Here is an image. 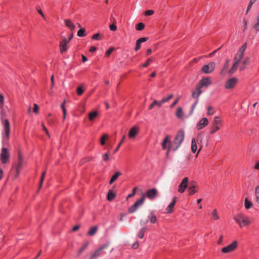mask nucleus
I'll use <instances>...</instances> for the list:
<instances>
[{"label":"nucleus","instance_id":"nucleus-1","mask_svg":"<svg viewBox=\"0 0 259 259\" xmlns=\"http://www.w3.org/2000/svg\"><path fill=\"white\" fill-rule=\"evenodd\" d=\"M185 132L183 130H179L174 139L172 143H171L170 136L167 135L163 139L161 146L163 150L167 149V154L172 150L176 151L181 146V143L184 140Z\"/></svg>","mask_w":259,"mask_h":259},{"label":"nucleus","instance_id":"nucleus-2","mask_svg":"<svg viewBox=\"0 0 259 259\" xmlns=\"http://www.w3.org/2000/svg\"><path fill=\"white\" fill-rule=\"evenodd\" d=\"M234 220L237 224L242 228L249 225L251 222L249 218L242 213H238L234 217Z\"/></svg>","mask_w":259,"mask_h":259},{"label":"nucleus","instance_id":"nucleus-3","mask_svg":"<svg viewBox=\"0 0 259 259\" xmlns=\"http://www.w3.org/2000/svg\"><path fill=\"white\" fill-rule=\"evenodd\" d=\"M24 163V157L21 150H19L18 151V162L16 164L15 170L16 174L15 177H18L21 170L23 168V165Z\"/></svg>","mask_w":259,"mask_h":259},{"label":"nucleus","instance_id":"nucleus-4","mask_svg":"<svg viewBox=\"0 0 259 259\" xmlns=\"http://www.w3.org/2000/svg\"><path fill=\"white\" fill-rule=\"evenodd\" d=\"M10 154L7 148L3 147L0 154V159L3 164L7 163L10 159Z\"/></svg>","mask_w":259,"mask_h":259},{"label":"nucleus","instance_id":"nucleus-5","mask_svg":"<svg viewBox=\"0 0 259 259\" xmlns=\"http://www.w3.org/2000/svg\"><path fill=\"white\" fill-rule=\"evenodd\" d=\"M2 123L4 127V131L5 133V137L7 140H9L10 135V122L8 119H2Z\"/></svg>","mask_w":259,"mask_h":259},{"label":"nucleus","instance_id":"nucleus-6","mask_svg":"<svg viewBox=\"0 0 259 259\" xmlns=\"http://www.w3.org/2000/svg\"><path fill=\"white\" fill-rule=\"evenodd\" d=\"M108 245L109 243H107L100 246L98 249L95 250V251L92 255L90 259H96L97 257L100 256L102 254H105V252L103 251V250L107 248Z\"/></svg>","mask_w":259,"mask_h":259},{"label":"nucleus","instance_id":"nucleus-7","mask_svg":"<svg viewBox=\"0 0 259 259\" xmlns=\"http://www.w3.org/2000/svg\"><path fill=\"white\" fill-rule=\"evenodd\" d=\"M211 83L212 82L210 77H203L199 80V83L196 87H197L199 90H201L203 87L207 88L208 86L210 85Z\"/></svg>","mask_w":259,"mask_h":259},{"label":"nucleus","instance_id":"nucleus-8","mask_svg":"<svg viewBox=\"0 0 259 259\" xmlns=\"http://www.w3.org/2000/svg\"><path fill=\"white\" fill-rule=\"evenodd\" d=\"M238 242L237 241H234L231 244L223 247L222 249V251L223 253H226L233 251L237 247Z\"/></svg>","mask_w":259,"mask_h":259},{"label":"nucleus","instance_id":"nucleus-9","mask_svg":"<svg viewBox=\"0 0 259 259\" xmlns=\"http://www.w3.org/2000/svg\"><path fill=\"white\" fill-rule=\"evenodd\" d=\"M215 66V63L214 62H210L209 63L204 65L202 68V71L205 73H210L212 72Z\"/></svg>","mask_w":259,"mask_h":259},{"label":"nucleus","instance_id":"nucleus-10","mask_svg":"<svg viewBox=\"0 0 259 259\" xmlns=\"http://www.w3.org/2000/svg\"><path fill=\"white\" fill-rule=\"evenodd\" d=\"M237 82L238 79L237 78H231L226 81L225 87L226 89H232L235 87Z\"/></svg>","mask_w":259,"mask_h":259},{"label":"nucleus","instance_id":"nucleus-11","mask_svg":"<svg viewBox=\"0 0 259 259\" xmlns=\"http://www.w3.org/2000/svg\"><path fill=\"white\" fill-rule=\"evenodd\" d=\"M68 43L67 39L65 37L62 38V41L60 42L59 48L61 54H63L67 51V45Z\"/></svg>","mask_w":259,"mask_h":259},{"label":"nucleus","instance_id":"nucleus-12","mask_svg":"<svg viewBox=\"0 0 259 259\" xmlns=\"http://www.w3.org/2000/svg\"><path fill=\"white\" fill-rule=\"evenodd\" d=\"M188 181L189 179L187 177H185L183 179L182 181L179 186L178 191L180 193H182L185 192L186 189L187 188L188 186Z\"/></svg>","mask_w":259,"mask_h":259},{"label":"nucleus","instance_id":"nucleus-13","mask_svg":"<svg viewBox=\"0 0 259 259\" xmlns=\"http://www.w3.org/2000/svg\"><path fill=\"white\" fill-rule=\"evenodd\" d=\"M208 120L206 117L202 118L198 122L196 125V128L198 130L203 129L204 127L208 124Z\"/></svg>","mask_w":259,"mask_h":259},{"label":"nucleus","instance_id":"nucleus-14","mask_svg":"<svg viewBox=\"0 0 259 259\" xmlns=\"http://www.w3.org/2000/svg\"><path fill=\"white\" fill-rule=\"evenodd\" d=\"M198 186L197 183L195 181H191L190 183V186L188 189V191L189 195H193L195 193L197 192V188Z\"/></svg>","mask_w":259,"mask_h":259},{"label":"nucleus","instance_id":"nucleus-15","mask_svg":"<svg viewBox=\"0 0 259 259\" xmlns=\"http://www.w3.org/2000/svg\"><path fill=\"white\" fill-rule=\"evenodd\" d=\"M146 196L150 199H153L157 195V191L155 188L148 190L146 193Z\"/></svg>","mask_w":259,"mask_h":259},{"label":"nucleus","instance_id":"nucleus-16","mask_svg":"<svg viewBox=\"0 0 259 259\" xmlns=\"http://www.w3.org/2000/svg\"><path fill=\"white\" fill-rule=\"evenodd\" d=\"M178 200V197H174L172 198V201L168 205L166 209V212L167 213H171L173 212V208Z\"/></svg>","mask_w":259,"mask_h":259},{"label":"nucleus","instance_id":"nucleus-17","mask_svg":"<svg viewBox=\"0 0 259 259\" xmlns=\"http://www.w3.org/2000/svg\"><path fill=\"white\" fill-rule=\"evenodd\" d=\"M139 132V128L137 126H133L129 131L128 137L130 138H135Z\"/></svg>","mask_w":259,"mask_h":259},{"label":"nucleus","instance_id":"nucleus-18","mask_svg":"<svg viewBox=\"0 0 259 259\" xmlns=\"http://www.w3.org/2000/svg\"><path fill=\"white\" fill-rule=\"evenodd\" d=\"M148 219L146 221L144 224H147L149 222V220L152 224H155L157 221V217L154 214L153 211L150 212L148 216Z\"/></svg>","mask_w":259,"mask_h":259},{"label":"nucleus","instance_id":"nucleus-19","mask_svg":"<svg viewBox=\"0 0 259 259\" xmlns=\"http://www.w3.org/2000/svg\"><path fill=\"white\" fill-rule=\"evenodd\" d=\"M250 58L248 56L246 57L244 60L243 61L242 64L239 68L240 71H242V70H243L246 68V66L250 64Z\"/></svg>","mask_w":259,"mask_h":259},{"label":"nucleus","instance_id":"nucleus-20","mask_svg":"<svg viewBox=\"0 0 259 259\" xmlns=\"http://www.w3.org/2000/svg\"><path fill=\"white\" fill-rule=\"evenodd\" d=\"M65 24L71 31H73L75 29V25L69 19L65 20Z\"/></svg>","mask_w":259,"mask_h":259},{"label":"nucleus","instance_id":"nucleus-21","mask_svg":"<svg viewBox=\"0 0 259 259\" xmlns=\"http://www.w3.org/2000/svg\"><path fill=\"white\" fill-rule=\"evenodd\" d=\"M122 174L120 171H116L111 178L110 181H109V184H113L117 179L118 178L121 176Z\"/></svg>","mask_w":259,"mask_h":259},{"label":"nucleus","instance_id":"nucleus-22","mask_svg":"<svg viewBox=\"0 0 259 259\" xmlns=\"http://www.w3.org/2000/svg\"><path fill=\"white\" fill-rule=\"evenodd\" d=\"M196 91H193L192 93V97L199 101V96L202 93L201 90H199L197 87L196 88Z\"/></svg>","mask_w":259,"mask_h":259},{"label":"nucleus","instance_id":"nucleus-23","mask_svg":"<svg viewBox=\"0 0 259 259\" xmlns=\"http://www.w3.org/2000/svg\"><path fill=\"white\" fill-rule=\"evenodd\" d=\"M116 197V194L111 190H109L107 195V199L109 201H112Z\"/></svg>","mask_w":259,"mask_h":259},{"label":"nucleus","instance_id":"nucleus-24","mask_svg":"<svg viewBox=\"0 0 259 259\" xmlns=\"http://www.w3.org/2000/svg\"><path fill=\"white\" fill-rule=\"evenodd\" d=\"M176 116L179 119H182L184 116L183 108L181 107H179L176 112Z\"/></svg>","mask_w":259,"mask_h":259},{"label":"nucleus","instance_id":"nucleus-25","mask_svg":"<svg viewBox=\"0 0 259 259\" xmlns=\"http://www.w3.org/2000/svg\"><path fill=\"white\" fill-rule=\"evenodd\" d=\"M157 105L159 108H160L162 106V104L161 103V102H158L156 100H154L153 102L150 105V106L148 107V110H150L153 109V108L155 106Z\"/></svg>","mask_w":259,"mask_h":259},{"label":"nucleus","instance_id":"nucleus-26","mask_svg":"<svg viewBox=\"0 0 259 259\" xmlns=\"http://www.w3.org/2000/svg\"><path fill=\"white\" fill-rule=\"evenodd\" d=\"M139 206V205L137 204V203H136V202H135V203L132 205L131 207H130L128 209V212L129 213H134V212H135L137 208H138V207Z\"/></svg>","mask_w":259,"mask_h":259},{"label":"nucleus","instance_id":"nucleus-27","mask_svg":"<svg viewBox=\"0 0 259 259\" xmlns=\"http://www.w3.org/2000/svg\"><path fill=\"white\" fill-rule=\"evenodd\" d=\"M98 228L97 226H93L90 228L87 233L88 236H93L97 231Z\"/></svg>","mask_w":259,"mask_h":259},{"label":"nucleus","instance_id":"nucleus-28","mask_svg":"<svg viewBox=\"0 0 259 259\" xmlns=\"http://www.w3.org/2000/svg\"><path fill=\"white\" fill-rule=\"evenodd\" d=\"M197 144L195 138L192 139L191 150L193 153H195L197 150Z\"/></svg>","mask_w":259,"mask_h":259},{"label":"nucleus","instance_id":"nucleus-29","mask_svg":"<svg viewBox=\"0 0 259 259\" xmlns=\"http://www.w3.org/2000/svg\"><path fill=\"white\" fill-rule=\"evenodd\" d=\"M238 67V64L234 63L230 69L228 71L229 75H232L237 70Z\"/></svg>","mask_w":259,"mask_h":259},{"label":"nucleus","instance_id":"nucleus-30","mask_svg":"<svg viewBox=\"0 0 259 259\" xmlns=\"http://www.w3.org/2000/svg\"><path fill=\"white\" fill-rule=\"evenodd\" d=\"M238 67V64L234 63L230 69L228 71L229 75H232L237 70Z\"/></svg>","mask_w":259,"mask_h":259},{"label":"nucleus","instance_id":"nucleus-31","mask_svg":"<svg viewBox=\"0 0 259 259\" xmlns=\"http://www.w3.org/2000/svg\"><path fill=\"white\" fill-rule=\"evenodd\" d=\"M89 245V242H85L82 246L78 250L77 255V256H79L82 252L87 248Z\"/></svg>","mask_w":259,"mask_h":259},{"label":"nucleus","instance_id":"nucleus-32","mask_svg":"<svg viewBox=\"0 0 259 259\" xmlns=\"http://www.w3.org/2000/svg\"><path fill=\"white\" fill-rule=\"evenodd\" d=\"M147 229L145 227L142 228L139 231L138 234V236L139 238L142 239L144 237V234L146 231Z\"/></svg>","mask_w":259,"mask_h":259},{"label":"nucleus","instance_id":"nucleus-33","mask_svg":"<svg viewBox=\"0 0 259 259\" xmlns=\"http://www.w3.org/2000/svg\"><path fill=\"white\" fill-rule=\"evenodd\" d=\"M220 127L218 125H215L214 124H212V125L211 126L210 128V134H212L216 132L217 131H219L220 130Z\"/></svg>","mask_w":259,"mask_h":259},{"label":"nucleus","instance_id":"nucleus-34","mask_svg":"<svg viewBox=\"0 0 259 259\" xmlns=\"http://www.w3.org/2000/svg\"><path fill=\"white\" fill-rule=\"evenodd\" d=\"M98 115L97 111H93L89 114V118L90 120L93 121Z\"/></svg>","mask_w":259,"mask_h":259},{"label":"nucleus","instance_id":"nucleus-35","mask_svg":"<svg viewBox=\"0 0 259 259\" xmlns=\"http://www.w3.org/2000/svg\"><path fill=\"white\" fill-rule=\"evenodd\" d=\"M103 35L100 33L94 34L92 36V39L97 40H101L102 39Z\"/></svg>","mask_w":259,"mask_h":259},{"label":"nucleus","instance_id":"nucleus-36","mask_svg":"<svg viewBox=\"0 0 259 259\" xmlns=\"http://www.w3.org/2000/svg\"><path fill=\"white\" fill-rule=\"evenodd\" d=\"M244 205L246 209H248L252 206V203L247 198L245 199Z\"/></svg>","mask_w":259,"mask_h":259},{"label":"nucleus","instance_id":"nucleus-37","mask_svg":"<svg viewBox=\"0 0 259 259\" xmlns=\"http://www.w3.org/2000/svg\"><path fill=\"white\" fill-rule=\"evenodd\" d=\"M229 63H230V60L229 59L226 60V61L224 65L223 68L221 71V74H223L224 72L228 69L229 66Z\"/></svg>","mask_w":259,"mask_h":259},{"label":"nucleus","instance_id":"nucleus-38","mask_svg":"<svg viewBox=\"0 0 259 259\" xmlns=\"http://www.w3.org/2000/svg\"><path fill=\"white\" fill-rule=\"evenodd\" d=\"M109 136L107 134H104L100 139V144L103 146L105 144L106 140L108 138Z\"/></svg>","mask_w":259,"mask_h":259},{"label":"nucleus","instance_id":"nucleus-39","mask_svg":"<svg viewBox=\"0 0 259 259\" xmlns=\"http://www.w3.org/2000/svg\"><path fill=\"white\" fill-rule=\"evenodd\" d=\"M77 36L79 37H83L86 36L85 29L84 28H80L77 32Z\"/></svg>","mask_w":259,"mask_h":259},{"label":"nucleus","instance_id":"nucleus-40","mask_svg":"<svg viewBox=\"0 0 259 259\" xmlns=\"http://www.w3.org/2000/svg\"><path fill=\"white\" fill-rule=\"evenodd\" d=\"M65 100L62 103L61 107L62 109L63 113V120H65L67 114V110L65 107Z\"/></svg>","mask_w":259,"mask_h":259},{"label":"nucleus","instance_id":"nucleus-41","mask_svg":"<svg viewBox=\"0 0 259 259\" xmlns=\"http://www.w3.org/2000/svg\"><path fill=\"white\" fill-rule=\"evenodd\" d=\"M152 61H153V58L152 57H150L147 60L145 63L141 65V67L143 68L147 67L149 66L150 63Z\"/></svg>","mask_w":259,"mask_h":259},{"label":"nucleus","instance_id":"nucleus-42","mask_svg":"<svg viewBox=\"0 0 259 259\" xmlns=\"http://www.w3.org/2000/svg\"><path fill=\"white\" fill-rule=\"evenodd\" d=\"M145 28V24L142 22H140L136 25V29L138 31H141Z\"/></svg>","mask_w":259,"mask_h":259},{"label":"nucleus","instance_id":"nucleus-43","mask_svg":"<svg viewBox=\"0 0 259 259\" xmlns=\"http://www.w3.org/2000/svg\"><path fill=\"white\" fill-rule=\"evenodd\" d=\"M174 97L173 94H169L166 98H163L162 99V100L160 101L161 103L162 104L163 103L168 102L169 100L172 99Z\"/></svg>","mask_w":259,"mask_h":259},{"label":"nucleus","instance_id":"nucleus-44","mask_svg":"<svg viewBox=\"0 0 259 259\" xmlns=\"http://www.w3.org/2000/svg\"><path fill=\"white\" fill-rule=\"evenodd\" d=\"M114 50V48L113 47H110L105 53V57L108 58L111 54L113 52V51Z\"/></svg>","mask_w":259,"mask_h":259},{"label":"nucleus","instance_id":"nucleus-45","mask_svg":"<svg viewBox=\"0 0 259 259\" xmlns=\"http://www.w3.org/2000/svg\"><path fill=\"white\" fill-rule=\"evenodd\" d=\"M145 196L144 194H143L142 196V197L139 200H137L135 202L136 203H137V204H138L139 206L140 205H142L144 203V202L145 201Z\"/></svg>","mask_w":259,"mask_h":259},{"label":"nucleus","instance_id":"nucleus-46","mask_svg":"<svg viewBox=\"0 0 259 259\" xmlns=\"http://www.w3.org/2000/svg\"><path fill=\"white\" fill-rule=\"evenodd\" d=\"M221 122H222V120L220 119V118L218 116H215L214 118V120H213V122L212 124L219 125L221 124Z\"/></svg>","mask_w":259,"mask_h":259},{"label":"nucleus","instance_id":"nucleus-47","mask_svg":"<svg viewBox=\"0 0 259 259\" xmlns=\"http://www.w3.org/2000/svg\"><path fill=\"white\" fill-rule=\"evenodd\" d=\"M46 174V171H43L41 174V176L40 179L39 186V189L41 188V187L42 185Z\"/></svg>","mask_w":259,"mask_h":259},{"label":"nucleus","instance_id":"nucleus-48","mask_svg":"<svg viewBox=\"0 0 259 259\" xmlns=\"http://www.w3.org/2000/svg\"><path fill=\"white\" fill-rule=\"evenodd\" d=\"M125 138V136L124 135L122 138V139L121 140V141L119 143V144H118L117 147L115 148V149L114 150V152H113V153H115L119 149V148H120L121 145L122 144V142H123L124 139Z\"/></svg>","mask_w":259,"mask_h":259},{"label":"nucleus","instance_id":"nucleus-49","mask_svg":"<svg viewBox=\"0 0 259 259\" xmlns=\"http://www.w3.org/2000/svg\"><path fill=\"white\" fill-rule=\"evenodd\" d=\"M246 47H247V43L245 42L241 46V47L239 49V50L238 51V52L244 54V52L245 51Z\"/></svg>","mask_w":259,"mask_h":259},{"label":"nucleus","instance_id":"nucleus-50","mask_svg":"<svg viewBox=\"0 0 259 259\" xmlns=\"http://www.w3.org/2000/svg\"><path fill=\"white\" fill-rule=\"evenodd\" d=\"M84 92V90L81 86H79L76 89V93L78 96H81Z\"/></svg>","mask_w":259,"mask_h":259},{"label":"nucleus","instance_id":"nucleus-51","mask_svg":"<svg viewBox=\"0 0 259 259\" xmlns=\"http://www.w3.org/2000/svg\"><path fill=\"white\" fill-rule=\"evenodd\" d=\"M255 194L256 197V201L259 203V185L257 186L255 188Z\"/></svg>","mask_w":259,"mask_h":259},{"label":"nucleus","instance_id":"nucleus-52","mask_svg":"<svg viewBox=\"0 0 259 259\" xmlns=\"http://www.w3.org/2000/svg\"><path fill=\"white\" fill-rule=\"evenodd\" d=\"M198 101H198V100H196L194 102V103L192 105L191 108V110L190 111V114H191L193 113V111H194V110L196 105L197 104Z\"/></svg>","mask_w":259,"mask_h":259},{"label":"nucleus","instance_id":"nucleus-53","mask_svg":"<svg viewBox=\"0 0 259 259\" xmlns=\"http://www.w3.org/2000/svg\"><path fill=\"white\" fill-rule=\"evenodd\" d=\"M254 29H255L257 31H259V15H258L257 22L253 26Z\"/></svg>","mask_w":259,"mask_h":259},{"label":"nucleus","instance_id":"nucleus-54","mask_svg":"<svg viewBox=\"0 0 259 259\" xmlns=\"http://www.w3.org/2000/svg\"><path fill=\"white\" fill-rule=\"evenodd\" d=\"M154 13V11L152 10H148L145 11L144 14L145 16H151Z\"/></svg>","mask_w":259,"mask_h":259},{"label":"nucleus","instance_id":"nucleus-55","mask_svg":"<svg viewBox=\"0 0 259 259\" xmlns=\"http://www.w3.org/2000/svg\"><path fill=\"white\" fill-rule=\"evenodd\" d=\"M211 214L213 217L214 220H217L219 219V215L218 214L217 210L216 209L213 210V211L211 213Z\"/></svg>","mask_w":259,"mask_h":259},{"label":"nucleus","instance_id":"nucleus-56","mask_svg":"<svg viewBox=\"0 0 259 259\" xmlns=\"http://www.w3.org/2000/svg\"><path fill=\"white\" fill-rule=\"evenodd\" d=\"M109 151H108V152L104 154L102 156L103 159L104 161H107L109 159Z\"/></svg>","mask_w":259,"mask_h":259},{"label":"nucleus","instance_id":"nucleus-57","mask_svg":"<svg viewBox=\"0 0 259 259\" xmlns=\"http://www.w3.org/2000/svg\"><path fill=\"white\" fill-rule=\"evenodd\" d=\"M243 56H244V54H242V53H241L240 52H237V54L235 56V57L236 58H237V59H238L240 61L243 58Z\"/></svg>","mask_w":259,"mask_h":259},{"label":"nucleus","instance_id":"nucleus-58","mask_svg":"<svg viewBox=\"0 0 259 259\" xmlns=\"http://www.w3.org/2000/svg\"><path fill=\"white\" fill-rule=\"evenodd\" d=\"M38 110H39L38 106L36 104L34 103L33 104V112H34L36 114H37L38 113Z\"/></svg>","mask_w":259,"mask_h":259},{"label":"nucleus","instance_id":"nucleus-59","mask_svg":"<svg viewBox=\"0 0 259 259\" xmlns=\"http://www.w3.org/2000/svg\"><path fill=\"white\" fill-rule=\"evenodd\" d=\"M36 10L38 13L42 16V17L45 18V15L43 13L40 6H37Z\"/></svg>","mask_w":259,"mask_h":259},{"label":"nucleus","instance_id":"nucleus-60","mask_svg":"<svg viewBox=\"0 0 259 259\" xmlns=\"http://www.w3.org/2000/svg\"><path fill=\"white\" fill-rule=\"evenodd\" d=\"M148 39V37H141L138 39L137 40L139 41V42L141 44L142 42L146 41Z\"/></svg>","mask_w":259,"mask_h":259},{"label":"nucleus","instance_id":"nucleus-61","mask_svg":"<svg viewBox=\"0 0 259 259\" xmlns=\"http://www.w3.org/2000/svg\"><path fill=\"white\" fill-rule=\"evenodd\" d=\"M141 48V43L139 41L136 40V47L135 48V50L136 51H138Z\"/></svg>","mask_w":259,"mask_h":259},{"label":"nucleus","instance_id":"nucleus-62","mask_svg":"<svg viewBox=\"0 0 259 259\" xmlns=\"http://www.w3.org/2000/svg\"><path fill=\"white\" fill-rule=\"evenodd\" d=\"M4 104V96L0 94V106H3Z\"/></svg>","mask_w":259,"mask_h":259},{"label":"nucleus","instance_id":"nucleus-63","mask_svg":"<svg viewBox=\"0 0 259 259\" xmlns=\"http://www.w3.org/2000/svg\"><path fill=\"white\" fill-rule=\"evenodd\" d=\"M136 189H137V188H136V187H135V188L133 189V192H132V193L130 194L127 196V197L126 199H128V198H131V197H133V196L135 195V192H136Z\"/></svg>","mask_w":259,"mask_h":259},{"label":"nucleus","instance_id":"nucleus-64","mask_svg":"<svg viewBox=\"0 0 259 259\" xmlns=\"http://www.w3.org/2000/svg\"><path fill=\"white\" fill-rule=\"evenodd\" d=\"M109 27H110V30H111V31H116V30H117V27H116V26L115 24H111V25H110Z\"/></svg>","mask_w":259,"mask_h":259}]
</instances>
